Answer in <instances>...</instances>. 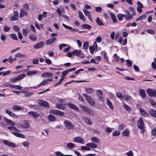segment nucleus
Returning a JSON list of instances; mask_svg holds the SVG:
<instances>
[{"instance_id":"4be33fe9","label":"nucleus","mask_w":156,"mask_h":156,"mask_svg":"<svg viewBox=\"0 0 156 156\" xmlns=\"http://www.w3.org/2000/svg\"><path fill=\"white\" fill-rule=\"evenodd\" d=\"M85 89L86 93L89 94H91L94 92V90L92 88H85Z\"/></svg>"},{"instance_id":"58836bf2","label":"nucleus","mask_w":156,"mask_h":156,"mask_svg":"<svg viewBox=\"0 0 156 156\" xmlns=\"http://www.w3.org/2000/svg\"><path fill=\"white\" fill-rule=\"evenodd\" d=\"M8 129L10 130L15 131H16L19 132L20 130L14 126H8Z\"/></svg>"},{"instance_id":"a19ab883","label":"nucleus","mask_w":156,"mask_h":156,"mask_svg":"<svg viewBox=\"0 0 156 156\" xmlns=\"http://www.w3.org/2000/svg\"><path fill=\"white\" fill-rule=\"evenodd\" d=\"M123 105L124 108H125L127 111H129L131 110V108L127 105L124 103H123Z\"/></svg>"},{"instance_id":"1a4fd4ad","label":"nucleus","mask_w":156,"mask_h":156,"mask_svg":"<svg viewBox=\"0 0 156 156\" xmlns=\"http://www.w3.org/2000/svg\"><path fill=\"white\" fill-rule=\"evenodd\" d=\"M28 114L29 115L30 117L35 118H37L40 115L38 113L33 111L29 112L28 113Z\"/></svg>"},{"instance_id":"aec40b11","label":"nucleus","mask_w":156,"mask_h":156,"mask_svg":"<svg viewBox=\"0 0 156 156\" xmlns=\"http://www.w3.org/2000/svg\"><path fill=\"white\" fill-rule=\"evenodd\" d=\"M27 13L24 10V9H21L20 13V18H22L25 16H27Z\"/></svg>"},{"instance_id":"4d7b16f0","label":"nucleus","mask_w":156,"mask_h":156,"mask_svg":"<svg viewBox=\"0 0 156 156\" xmlns=\"http://www.w3.org/2000/svg\"><path fill=\"white\" fill-rule=\"evenodd\" d=\"M22 144L25 147H28L29 145V142L27 141L23 142L22 143Z\"/></svg>"},{"instance_id":"2f4dec72","label":"nucleus","mask_w":156,"mask_h":156,"mask_svg":"<svg viewBox=\"0 0 156 156\" xmlns=\"http://www.w3.org/2000/svg\"><path fill=\"white\" fill-rule=\"evenodd\" d=\"M86 145L93 148H96L97 147V145L93 143H87Z\"/></svg>"},{"instance_id":"f257e3e1","label":"nucleus","mask_w":156,"mask_h":156,"mask_svg":"<svg viewBox=\"0 0 156 156\" xmlns=\"http://www.w3.org/2000/svg\"><path fill=\"white\" fill-rule=\"evenodd\" d=\"M137 126L141 133H144L145 131L144 123L141 117L138 120Z\"/></svg>"},{"instance_id":"49530a36","label":"nucleus","mask_w":156,"mask_h":156,"mask_svg":"<svg viewBox=\"0 0 156 156\" xmlns=\"http://www.w3.org/2000/svg\"><path fill=\"white\" fill-rule=\"evenodd\" d=\"M10 37L12 38L13 40H18V38L16 34H11L9 35Z\"/></svg>"},{"instance_id":"7c9ffc66","label":"nucleus","mask_w":156,"mask_h":156,"mask_svg":"<svg viewBox=\"0 0 156 156\" xmlns=\"http://www.w3.org/2000/svg\"><path fill=\"white\" fill-rule=\"evenodd\" d=\"M75 146V144L72 143H69L67 145V148L69 149H71L73 148Z\"/></svg>"},{"instance_id":"0e129e2a","label":"nucleus","mask_w":156,"mask_h":156,"mask_svg":"<svg viewBox=\"0 0 156 156\" xmlns=\"http://www.w3.org/2000/svg\"><path fill=\"white\" fill-rule=\"evenodd\" d=\"M69 72V71L67 70H66L65 71H64L62 72V76H65L67 75V73Z\"/></svg>"},{"instance_id":"3c124183","label":"nucleus","mask_w":156,"mask_h":156,"mask_svg":"<svg viewBox=\"0 0 156 156\" xmlns=\"http://www.w3.org/2000/svg\"><path fill=\"white\" fill-rule=\"evenodd\" d=\"M56 156H65V155L63 154L61 152L57 151L55 152Z\"/></svg>"},{"instance_id":"6ab92c4d","label":"nucleus","mask_w":156,"mask_h":156,"mask_svg":"<svg viewBox=\"0 0 156 156\" xmlns=\"http://www.w3.org/2000/svg\"><path fill=\"white\" fill-rule=\"evenodd\" d=\"M140 112L141 114L143 116L145 117H148L149 116V114L147 112H145V110L143 109L142 108H140Z\"/></svg>"},{"instance_id":"c03bdc74","label":"nucleus","mask_w":156,"mask_h":156,"mask_svg":"<svg viewBox=\"0 0 156 156\" xmlns=\"http://www.w3.org/2000/svg\"><path fill=\"white\" fill-rule=\"evenodd\" d=\"M120 132L119 130H116L112 133L113 136H118L119 135Z\"/></svg>"},{"instance_id":"cd10ccee","label":"nucleus","mask_w":156,"mask_h":156,"mask_svg":"<svg viewBox=\"0 0 156 156\" xmlns=\"http://www.w3.org/2000/svg\"><path fill=\"white\" fill-rule=\"evenodd\" d=\"M110 15L113 22L115 23L117 22V20L116 18V16L112 12H111L110 13Z\"/></svg>"},{"instance_id":"bf43d9fd","label":"nucleus","mask_w":156,"mask_h":156,"mask_svg":"<svg viewBox=\"0 0 156 156\" xmlns=\"http://www.w3.org/2000/svg\"><path fill=\"white\" fill-rule=\"evenodd\" d=\"M83 12L84 13V14L87 16H90V12L87 10H83Z\"/></svg>"},{"instance_id":"4468645a","label":"nucleus","mask_w":156,"mask_h":156,"mask_svg":"<svg viewBox=\"0 0 156 156\" xmlns=\"http://www.w3.org/2000/svg\"><path fill=\"white\" fill-rule=\"evenodd\" d=\"M86 100L90 105H94L95 104L94 100L90 96L87 97Z\"/></svg>"},{"instance_id":"2eb2a0df","label":"nucleus","mask_w":156,"mask_h":156,"mask_svg":"<svg viewBox=\"0 0 156 156\" xmlns=\"http://www.w3.org/2000/svg\"><path fill=\"white\" fill-rule=\"evenodd\" d=\"M44 42L41 41L40 42L36 45H35L34 46V48L37 49L38 48H41L44 45Z\"/></svg>"},{"instance_id":"13d9d810","label":"nucleus","mask_w":156,"mask_h":156,"mask_svg":"<svg viewBox=\"0 0 156 156\" xmlns=\"http://www.w3.org/2000/svg\"><path fill=\"white\" fill-rule=\"evenodd\" d=\"M57 110V109L50 110L49 111L50 113L56 115Z\"/></svg>"},{"instance_id":"6e6d98bb","label":"nucleus","mask_w":156,"mask_h":156,"mask_svg":"<svg viewBox=\"0 0 156 156\" xmlns=\"http://www.w3.org/2000/svg\"><path fill=\"white\" fill-rule=\"evenodd\" d=\"M38 62L39 59L38 58H34L33 60V63L34 65L37 64Z\"/></svg>"},{"instance_id":"393cba45","label":"nucleus","mask_w":156,"mask_h":156,"mask_svg":"<svg viewBox=\"0 0 156 156\" xmlns=\"http://www.w3.org/2000/svg\"><path fill=\"white\" fill-rule=\"evenodd\" d=\"M150 114L152 116L156 118V110L151 109L149 111Z\"/></svg>"},{"instance_id":"f8f14e48","label":"nucleus","mask_w":156,"mask_h":156,"mask_svg":"<svg viewBox=\"0 0 156 156\" xmlns=\"http://www.w3.org/2000/svg\"><path fill=\"white\" fill-rule=\"evenodd\" d=\"M56 38L55 37L47 40L45 41V44L47 45L51 44L55 42L56 41Z\"/></svg>"},{"instance_id":"ddd939ff","label":"nucleus","mask_w":156,"mask_h":156,"mask_svg":"<svg viewBox=\"0 0 156 156\" xmlns=\"http://www.w3.org/2000/svg\"><path fill=\"white\" fill-rule=\"evenodd\" d=\"M5 112L9 115L10 116L14 118H17L18 116L16 115L13 113L12 112L7 110L6 109L5 110Z\"/></svg>"},{"instance_id":"e433bc0d","label":"nucleus","mask_w":156,"mask_h":156,"mask_svg":"<svg viewBox=\"0 0 156 156\" xmlns=\"http://www.w3.org/2000/svg\"><path fill=\"white\" fill-rule=\"evenodd\" d=\"M56 115L62 117L64 115V113L60 110H57Z\"/></svg>"},{"instance_id":"338daca9","label":"nucleus","mask_w":156,"mask_h":156,"mask_svg":"<svg viewBox=\"0 0 156 156\" xmlns=\"http://www.w3.org/2000/svg\"><path fill=\"white\" fill-rule=\"evenodd\" d=\"M10 29V27L7 25H5L4 27V30L5 32H8Z\"/></svg>"},{"instance_id":"423d86ee","label":"nucleus","mask_w":156,"mask_h":156,"mask_svg":"<svg viewBox=\"0 0 156 156\" xmlns=\"http://www.w3.org/2000/svg\"><path fill=\"white\" fill-rule=\"evenodd\" d=\"M147 94L151 97L155 96L156 95V91L154 90L151 89H148L146 90Z\"/></svg>"},{"instance_id":"37998d69","label":"nucleus","mask_w":156,"mask_h":156,"mask_svg":"<svg viewBox=\"0 0 156 156\" xmlns=\"http://www.w3.org/2000/svg\"><path fill=\"white\" fill-rule=\"evenodd\" d=\"M91 140L95 143H98L100 142L99 140L96 137H92L91 138Z\"/></svg>"},{"instance_id":"69168bd1","label":"nucleus","mask_w":156,"mask_h":156,"mask_svg":"<svg viewBox=\"0 0 156 156\" xmlns=\"http://www.w3.org/2000/svg\"><path fill=\"white\" fill-rule=\"evenodd\" d=\"M116 94V96L118 98H119L121 100L123 99V98L122 96V94L121 93L119 92L117 93Z\"/></svg>"},{"instance_id":"6e6552de","label":"nucleus","mask_w":156,"mask_h":156,"mask_svg":"<svg viewBox=\"0 0 156 156\" xmlns=\"http://www.w3.org/2000/svg\"><path fill=\"white\" fill-rule=\"evenodd\" d=\"M2 142L4 144L8 146L12 147L15 148L16 145L13 143L10 142L6 140H3Z\"/></svg>"},{"instance_id":"9d476101","label":"nucleus","mask_w":156,"mask_h":156,"mask_svg":"<svg viewBox=\"0 0 156 156\" xmlns=\"http://www.w3.org/2000/svg\"><path fill=\"white\" fill-rule=\"evenodd\" d=\"M4 119L6 123L9 125L15 126L16 125L15 122L12 121L11 120L5 117H4Z\"/></svg>"},{"instance_id":"a211bd4d","label":"nucleus","mask_w":156,"mask_h":156,"mask_svg":"<svg viewBox=\"0 0 156 156\" xmlns=\"http://www.w3.org/2000/svg\"><path fill=\"white\" fill-rule=\"evenodd\" d=\"M12 133L15 136L20 138H25V136L24 135L21 134L18 132H13Z\"/></svg>"},{"instance_id":"680f3d73","label":"nucleus","mask_w":156,"mask_h":156,"mask_svg":"<svg viewBox=\"0 0 156 156\" xmlns=\"http://www.w3.org/2000/svg\"><path fill=\"white\" fill-rule=\"evenodd\" d=\"M62 25L63 26V27H65V28H66V29L69 30H72V27H71L67 25L64 23L62 24Z\"/></svg>"},{"instance_id":"c9c22d12","label":"nucleus","mask_w":156,"mask_h":156,"mask_svg":"<svg viewBox=\"0 0 156 156\" xmlns=\"http://www.w3.org/2000/svg\"><path fill=\"white\" fill-rule=\"evenodd\" d=\"M78 12L80 18L83 21H85V18L84 15L80 11H79Z\"/></svg>"},{"instance_id":"de8ad7c7","label":"nucleus","mask_w":156,"mask_h":156,"mask_svg":"<svg viewBox=\"0 0 156 156\" xmlns=\"http://www.w3.org/2000/svg\"><path fill=\"white\" fill-rule=\"evenodd\" d=\"M48 84V82L47 81V80H44L43 81H42V82H41L40 84H39V85L40 86V87L42 86H44L45 85H46Z\"/></svg>"},{"instance_id":"72a5a7b5","label":"nucleus","mask_w":156,"mask_h":156,"mask_svg":"<svg viewBox=\"0 0 156 156\" xmlns=\"http://www.w3.org/2000/svg\"><path fill=\"white\" fill-rule=\"evenodd\" d=\"M123 136H128L129 135V131L128 129H126L122 133Z\"/></svg>"},{"instance_id":"0eeeda50","label":"nucleus","mask_w":156,"mask_h":156,"mask_svg":"<svg viewBox=\"0 0 156 156\" xmlns=\"http://www.w3.org/2000/svg\"><path fill=\"white\" fill-rule=\"evenodd\" d=\"M38 102L40 105L41 106L45 107H48L49 106L48 103L46 101L41 100H38Z\"/></svg>"},{"instance_id":"f704fd0d","label":"nucleus","mask_w":156,"mask_h":156,"mask_svg":"<svg viewBox=\"0 0 156 156\" xmlns=\"http://www.w3.org/2000/svg\"><path fill=\"white\" fill-rule=\"evenodd\" d=\"M82 28L85 29L90 30L91 28V26L87 24H83L81 26Z\"/></svg>"},{"instance_id":"8fccbe9b","label":"nucleus","mask_w":156,"mask_h":156,"mask_svg":"<svg viewBox=\"0 0 156 156\" xmlns=\"http://www.w3.org/2000/svg\"><path fill=\"white\" fill-rule=\"evenodd\" d=\"M18 18L16 17V16H13L10 17L9 20L10 21H14L18 20Z\"/></svg>"},{"instance_id":"052dcab7","label":"nucleus","mask_w":156,"mask_h":156,"mask_svg":"<svg viewBox=\"0 0 156 156\" xmlns=\"http://www.w3.org/2000/svg\"><path fill=\"white\" fill-rule=\"evenodd\" d=\"M89 46L88 42H84L83 44V47L84 49H87Z\"/></svg>"},{"instance_id":"bb28decb","label":"nucleus","mask_w":156,"mask_h":156,"mask_svg":"<svg viewBox=\"0 0 156 156\" xmlns=\"http://www.w3.org/2000/svg\"><path fill=\"white\" fill-rule=\"evenodd\" d=\"M139 93L142 98H144L146 96V93L145 91L143 89H140L139 90Z\"/></svg>"},{"instance_id":"c85d7f7f","label":"nucleus","mask_w":156,"mask_h":156,"mask_svg":"<svg viewBox=\"0 0 156 156\" xmlns=\"http://www.w3.org/2000/svg\"><path fill=\"white\" fill-rule=\"evenodd\" d=\"M106 102L108 105L109 107L112 110H113V106L109 99H106Z\"/></svg>"},{"instance_id":"39448f33","label":"nucleus","mask_w":156,"mask_h":156,"mask_svg":"<svg viewBox=\"0 0 156 156\" xmlns=\"http://www.w3.org/2000/svg\"><path fill=\"white\" fill-rule=\"evenodd\" d=\"M73 142L75 143H77L83 144H84V140L80 136H77L74 137L73 139Z\"/></svg>"},{"instance_id":"5701e85b","label":"nucleus","mask_w":156,"mask_h":156,"mask_svg":"<svg viewBox=\"0 0 156 156\" xmlns=\"http://www.w3.org/2000/svg\"><path fill=\"white\" fill-rule=\"evenodd\" d=\"M82 53L81 51L80 50H75L73 51V55H75L79 57L80 55Z\"/></svg>"},{"instance_id":"4c0bfd02","label":"nucleus","mask_w":156,"mask_h":156,"mask_svg":"<svg viewBox=\"0 0 156 156\" xmlns=\"http://www.w3.org/2000/svg\"><path fill=\"white\" fill-rule=\"evenodd\" d=\"M147 18V16L145 15H143L140 17L137 18L136 20V21H141Z\"/></svg>"},{"instance_id":"603ef678","label":"nucleus","mask_w":156,"mask_h":156,"mask_svg":"<svg viewBox=\"0 0 156 156\" xmlns=\"http://www.w3.org/2000/svg\"><path fill=\"white\" fill-rule=\"evenodd\" d=\"M25 76V75L24 74H22L19 75L17 77L18 80H19L23 79Z\"/></svg>"},{"instance_id":"473e14b6","label":"nucleus","mask_w":156,"mask_h":156,"mask_svg":"<svg viewBox=\"0 0 156 156\" xmlns=\"http://www.w3.org/2000/svg\"><path fill=\"white\" fill-rule=\"evenodd\" d=\"M56 107L58 109L63 110L65 109V107L62 104H57L56 105Z\"/></svg>"},{"instance_id":"9b49d317","label":"nucleus","mask_w":156,"mask_h":156,"mask_svg":"<svg viewBox=\"0 0 156 156\" xmlns=\"http://www.w3.org/2000/svg\"><path fill=\"white\" fill-rule=\"evenodd\" d=\"M67 105L70 108L74 110H75L76 111H78L79 110L78 108L73 104L68 103L67 104Z\"/></svg>"},{"instance_id":"a18cd8bd","label":"nucleus","mask_w":156,"mask_h":156,"mask_svg":"<svg viewBox=\"0 0 156 156\" xmlns=\"http://www.w3.org/2000/svg\"><path fill=\"white\" fill-rule=\"evenodd\" d=\"M81 149L82 151H90V148L88 147L83 146L81 147Z\"/></svg>"},{"instance_id":"f03ea898","label":"nucleus","mask_w":156,"mask_h":156,"mask_svg":"<svg viewBox=\"0 0 156 156\" xmlns=\"http://www.w3.org/2000/svg\"><path fill=\"white\" fill-rule=\"evenodd\" d=\"M79 107L82 109L83 111L85 112L88 115L92 116L94 115V111L91 110L88 107L81 104L79 105Z\"/></svg>"},{"instance_id":"c756f323","label":"nucleus","mask_w":156,"mask_h":156,"mask_svg":"<svg viewBox=\"0 0 156 156\" xmlns=\"http://www.w3.org/2000/svg\"><path fill=\"white\" fill-rule=\"evenodd\" d=\"M96 21V22L98 25L102 26L104 25L102 21L99 19V17H98L97 18Z\"/></svg>"},{"instance_id":"f3484780","label":"nucleus","mask_w":156,"mask_h":156,"mask_svg":"<svg viewBox=\"0 0 156 156\" xmlns=\"http://www.w3.org/2000/svg\"><path fill=\"white\" fill-rule=\"evenodd\" d=\"M82 120L84 121V122L86 123H87L88 124L90 125L91 124L92 122L91 121L89 118L87 117H82Z\"/></svg>"},{"instance_id":"864d4df0","label":"nucleus","mask_w":156,"mask_h":156,"mask_svg":"<svg viewBox=\"0 0 156 156\" xmlns=\"http://www.w3.org/2000/svg\"><path fill=\"white\" fill-rule=\"evenodd\" d=\"M18 80L17 77H15L12 78L10 81L11 82L15 83Z\"/></svg>"},{"instance_id":"dca6fc26","label":"nucleus","mask_w":156,"mask_h":156,"mask_svg":"<svg viewBox=\"0 0 156 156\" xmlns=\"http://www.w3.org/2000/svg\"><path fill=\"white\" fill-rule=\"evenodd\" d=\"M126 14V20H129L133 19V16L132 14H130L129 12L126 10L125 11Z\"/></svg>"},{"instance_id":"7ed1b4c3","label":"nucleus","mask_w":156,"mask_h":156,"mask_svg":"<svg viewBox=\"0 0 156 156\" xmlns=\"http://www.w3.org/2000/svg\"><path fill=\"white\" fill-rule=\"evenodd\" d=\"M64 126L67 129L72 130L73 128V126L72 125V123L69 120L65 121L63 122Z\"/></svg>"},{"instance_id":"ea45409f","label":"nucleus","mask_w":156,"mask_h":156,"mask_svg":"<svg viewBox=\"0 0 156 156\" xmlns=\"http://www.w3.org/2000/svg\"><path fill=\"white\" fill-rule=\"evenodd\" d=\"M30 39L32 41H35L36 40L37 37L34 34H31L29 36Z\"/></svg>"},{"instance_id":"a878e982","label":"nucleus","mask_w":156,"mask_h":156,"mask_svg":"<svg viewBox=\"0 0 156 156\" xmlns=\"http://www.w3.org/2000/svg\"><path fill=\"white\" fill-rule=\"evenodd\" d=\"M48 119L50 121H54L56 120L55 117L52 115H49L48 116Z\"/></svg>"},{"instance_id":"b1692460","label":"nucleus","mask_w":156,"mask_h":156,"mask_svg":"<svg viewBox=\"0 0 156 156\" xmlns=\"http://www.w3.org/2000/svg\"><path fill=\"white\" fill-rule=\"evenodd\" d=\"M52 74L50 73L46 72L43 73L41 75V76L43 77H52Z\"/></svg>"},{"instance_id":"79ce46f5","label":"nucleus","mask_w":156,"mask_h":156,"mask_svg":"<svg viewBox=\"0 0 156 156\" xmlns=\"http://www.w3.org/2000/svg\"><path fill=\"white\" fill-rule=\"evenodd\" d=\"M13 109L16 111H18L20 109H23V108L18 105H14L13 106Z\"/></svg>"},{"instance_id":"20e7f679","label":"nucleus","mask_w":156,"mask_h":156,"mask_svg":"<svg viewBox=\"0 0 156 156\" xmlns=\"http://www.w3.org/2000/svg\"><path fill=\"white\" fill-rule=\"evenodd\" d=\"M30 122L29 121L27 120H24L22 123L19 124V126L21 128H28L30 126Z\"/></svg>"},{"instance_id":"e2e57ef3","label":"nucleus","mask_w":156,"mask_h":156,"mask_svg":"<svg viewBox=\"0 0 156 156\" xmlns=\"http://www.w3.org/2000/svg\"><path fill=\"white\" fill-rule=\"evenodd\" d=\"M151 134L153 136L156 135V127H154L151 131Z\"/></svg>"},{"instance_id":"09e8293b","label":"nucleus","mask_w":156,"mask_h":156,"mask_svg":"<svg viewBox=\"0 0 156 156\" xmlns=\"http://www.w3.org/2000/svg\"><path fill=\"white\" fill-rule=\"evenodd\" d=\"M15 56L16 57L20 58L21 57H26V56L25 55L21 53H18L16 54L15 55Z\"/></svg>"},{"instance_id":"5fc2aeb1","label":"nucleus","mask_w":156,"mask_h":156,"mask_svg":"<svg viewBox=\"0 0 156 156\" xmlns=\"http://www.w3.org/2000/svg\"><path fill=\"white\" fill-rule=\"evenodd\" d=\"M57 12L59 15L60 16H63V14L62 13V11L59 8H57L56 9Z\"/></svg>"},{"instance_id":"774afa93","label":"nucleus","mask_w":156,"mask_h":156,"mask_svg":"<svg viewBox=\"0 0 156 156\" xmlns=\"http://www.w3.org/2000/svg\"><path fill=\"white\" fill-rule=\"evenodd\" d=\"M128 156H133V153L132 151H130L126 153Z\"/></svg>"},{"instance_id":"412c9836","label":"nucleus","mask_w":156,"mask_h":156,"mask_svg":"<svg viewBox=\"0 0 156 156\" xmlns=\"http://www.w3.org/2000/svg\"><path fill=\"white\" fill-rule=\"evenodd\" d=\"M38 72L37 70L30 71L27 73V74L28 76H30L33 75L37 74L38 73Z\"/></svg>"}]
</instances>
